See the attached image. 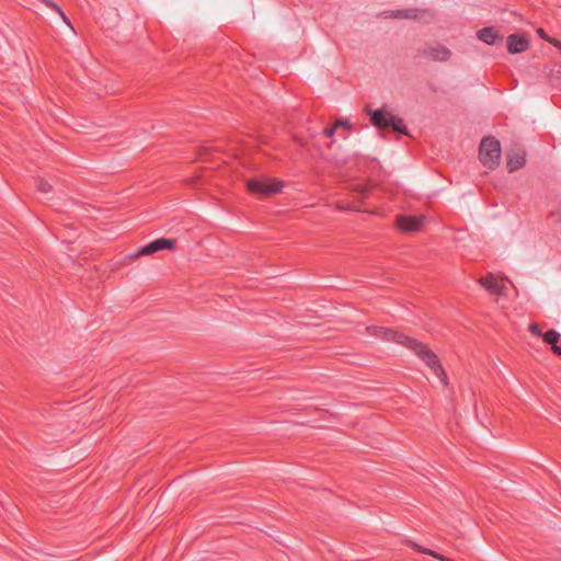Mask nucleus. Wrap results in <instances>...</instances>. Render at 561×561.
<instances>
[{
    "label": "nucleus",
    "mask_w": 561,
    "mask_h": 561,
    "mask_svg": "<svg viewBox=\"0 0 561 561\" xmlns=\"http://www.w3.org/2000/svg\"><path fill=\"white\" fill-rule=\"evenodd\" d=\"M47 7L56 11L62 18V20L69 24L68 18L65 15L64 11L57 3L50 0Z\"/></svg>",
    "instance_id": "a211bd4d"
},
{
    "label": "nucleus",
    "mask_w": 561,
    "mask_h": 561,
    "mask_svg": "<svg viewBox=\"0 0 561 561\" xmlns=\"http://www.w3.org/2000/svg\"><path fill=\"white\" fill-rule=\"evenodd\" d=\"M421 55L435 61H447L451 56V51L440 44H433L423 49Z\"/></svg>",
    "instance_id": "423d86ee"
},
{
    "label": "nucleus",
    "mask_w": 561,
    "mask_h": 561,
    "mask_svg": "<svg viewBox=\"0 0 561 561\" xmlns=\"http://www.w3.org/2000/svg\"><path fill=\"white\" fill-rule=\"evenodd\" d=\"M551 347H552V351L554 354L561 355V346H558L557 344H554V346H551Z\"/></svg>",
    "instance_id": "412c9836"
},
{
    "label": "nucleus",
    "mask_w": 561,
    "mask_h": 561,
    "mask_svg": "<svg viewBox=\"0 0 561 561\" xmlns=\"http://www.w3.org/2000/svg\"><path fill=\"white\" fill-rule=\"evenodd\" d=\"M542 337L547 344L554 346V344H557L560 340V333L551 329L548 330L545 334H542Z\"/></svg>",
    "instance_id": "ddd939ff"
},
{
    "label": "nucleus",
    "mask_w": 561,
    "mask_h": 561,
    "mask_svg": "<svg viewBox=\"0 0 561 561\" xmlns=\"http://www.w3.org/2000/svg\"><path fill=\"white\" fill-rule=\"evenodd\" d=\"M365 112L370 117V122L376 128L386 129L391 127L399 134L408 135L404 121L400 117H396L390 112L383 108L371 110L369 106H366Z\"/></svg>",
    "instance_id": "f03ea898"
},
{
    "label": "nucleus",
    "mask_w": 561,
    "mask_h": 561,
    "mask_svg": "<svg viewBox=\"0 0 561 561\" xmlns=\"http://www.w3.org/2000/svg\"><path fill=\"white\" fill-rule=\"evenodd\" d=\"M175 241L173 239L160 238L156 239L148 244L139 248L137 252L128 254L126 259L135 260L141 255H151L161 250H173Z\"/></svg>",
    "instance_id": "39448f33"
},
{
    "label": "nucleus",
    "mask_w": 561,
    "mask_h": 561,
    "mask_svg": "<svg viewBox=\"0 0 561 561\" xmlns=\"http://www.w3.org/2000/svg\"><path fill=\"white\" fill-rule=\"evenodd\" d=\"M413 548L416 549L419 552H422V553H426V554H430L440 561H450L449 559H447L446 557L439 554V553H436L430 549H424L422 547H420L419 545L414 543L413 545Z\"/></svg>",
    "instance_id": "2eb2a0df"
},
{
    "label": "nucleus",
    "mask_w": 561,
    "mask_h": 561,
    "mask_svg": "<svg viewBox=\"0 0 561 561\" xmlns=\"http://www.w3.org/2000/svg\"><path fill=\"white\" fill-rule=\"evenodd\" d=\"M478 38L488 44L495 45L497 41H502L503 37L500 35L499 31L493 26H486L478 31Z\"/></svg>",
    "instance_id": "9d476101"
},
{
    "label": "nucleus",
    "mask_w": 561,
    "mask_h": 561,
    "mask_svg": "<svg viewBox=\"0 0 561 561\" xmlns=\"http://www.w3.org/2000/svg\"><path fill=\"white\" fill-rule=\"evenodd\" d=\"M335 128L336 126H332V127H328V128H324L323 129V135L327 137V138H330L333 136L334 131H335Z\"/></svg>",
    "instance_id": "aec40b11"
},
{
    "label": "nucleus",
    "mask_w": 561,
    "mask_h": 561,
    "mask_svg": "<svg viewBox=\"0 0 561 561\" xmlns=\"http://www.w3.org/2000/svg\"><path fill=\"white\" fill-rule=\"evenodd\" d=\"M385 16L396 18V19H412L416 15L414 14V10H396L390 12H385Z\"/></svg>",
    "instance_id": "f8f14e48"
},
{
    "label": "nucleus",
    "mask_w": 561,
    "mask_h": 561,
    "mask_svg": "<svg viewBox=\"0 0 561 561\" xmlns=\"http://www.w3.org/2000/svg\"><path fill=\"white\" fill-rule=\"evenodd\" d=\"M506 47L510 54L524 53L529 47V41L526 35L514 33L507 37Z\"/></svg>",
    "instance_id": "0eeeda50"
},
{
    "label": "nucleus",
    "mask_w": 561,
    "mask_h": 561,
    "mask_svg": "<svg viewBox=\"0 0 561 561\" xmlns=\"http://www.w3.org/2000/svg\"><path fill=\"white\" fill-rule=\"evenodd\" d=\"M367 332L383 341H392L400 345L410 348L422 359L436 375V377L440 380L444 386H447L448 379L447 375L442 367L437 355L430 350L425 344L419 342L415 339L404 335L401 332L394 331L392 329L383 328V327H367Z\"/></svg>",
    "instance_id": "f257e3e1"
},
{
    "label": "nucleus",
    "mask_w": 561,
    "mask_h": 561,
    "mask_svg": "<svg viewBox=\"0 0 561 561\" xmlns=\"http://www.w3.org/2000/svg\"><path fill=\"white\" fill-rule=\"evenodd\" d=\"M479 283L492 295H506L503 280H499L493 274L489 273L479 279Z\"/></svg>",
    "instance_id": "6e6552de"
},
{
    "label": "nucleus",
    "mask_w": 561,
    "mask_h": 561,
    "mask_svg": "<svg viewBox=\"0 0 561 561\" xmlns=\"http://www.w3.org/2000/svg\"><path fill=\"white\" fill-rule=\"evenodd\" d=\"M423 222L424 218L419 216H399L397 218L398 228L405 232L420 230L423 226Z\"/></svg>",
    "instance_id": "1a4fd4ad"
},
{
    "label": "nucleus",
    "mask_w": 561,
    "mask_h": 561,
    "mask_svg": "<svg viewBox=\"0 0 561 561\" xmlns=\"http://www.w3.org/2000/svg\"><path fill=\"white\" fill-rule=\"evenodd\" d=\"M537 32H538V35H539L541 38H546V39H548V38H547V35H546V33H545V31H543L542 28H539Z\"/></svg>",
    "instance_id": "4be33fe9"
},
{
    "label": "nucleus",
    "mask_w": 561,
    "mask_h": 561,
    "mask_svg": "<svg viewBox=\"0 0 561 561\" xmlns=\"http://www.w3.org/2000/svg\"><path fill=\"white\" fill-rule=\"evenodd\" d=\"M479 159L481 163L488 169H495L499 165L501 159L500 141L492 136L484 137L480 144Z\"/></svg>",
    "instance_id": "7ed1b4c3"
},
{
    "label": "nucleus",
    "mask_w": 561,
    "mask_h": 561,
    "mask_svg": "<svg viewBox=\"0 0 561 561\" xmlns=\"http://www.w3.org/2000/svg\"><path fill=\"white\" fill-rule=\"evenodd\" d=\"M525 164V158L518 153L510 154L506 162L508 172H515L523 168Z\"/></svg>",
    "instance_id": "9b49d317"
},
{
    "label": "nucleus",
    "mask_w": 561,
    "mask_h": 561,
    "mask_svg": "<svg viewBox=\"0 0 561 561\" xmlns=\"http://www.w3.org/2000/svg\"><path fill=\"white\" fill-rule=\"evenodd\" d=\"M41 2H43L44 4L48 5L50 0H39Z\"/></svg>",
    "instance_id": "5701e85b"
},
{
    "label": "nucleus",
    "mask_w": 561,
    "mask_h": 561,
    "mask_svg": "<svg viewBox=\"0 0 561 561\" xmlns=\"http://www.w3.org/2000/svg\"><path fill=\"white\" fill-rule=\"evenodd\" d=\"M529 332L533 334V335H536V336H541L542 335V332L541 330L539 329L538 324L537 323H531L529 325Z\"/></svg>",
    "instance_id": "6ab92c4d"
},
{
    "label": "nucleus",
    "mask_w": 561,
    "mask_h": 561,
    "mask_svg": "<svg viewBox=\"0 0 561 561\" xmlns=\"http://www.w3.org/2000/svg\"><path fill=\"white\" fill-rule=\"evenodd\" d=\"M248 190L257 195H271L279 193L284 186L282 181L276 179L257 180L252 179L248 181Z\"/></svg>",
    "instance_id": "20e7f679"
},
{
    "label": "nucleus",
    "mask_w": 561,
    "mask_h": 561,
    "mask_svg": "<svg viewBox=\"0 0 561 561\" xmlns=\"http://www.w3.org/2000/svg\"><path fill=\"white\" fill-rule=\"evenodd\" d=\"M352 191L360 197H366L369 188L365 183H357L352 185Z\"/></svg>",
    "instance_id": "4468645a"
},
{
    "label": "nucleus",
    "mask_w": 561,
    "mask_h": 561,
    "mask_svg": "<svg viewBox=\"0 0 561 561\" xmlns=\"http://www.w3.org/2000/svg\"><path fill=\"white\" fill-rule=\"evenodd\" d=\"M37 190L43 193H48L51 191V185L44 179L37 180Z\"/></svg>",
    "instance_id": "dca6fc26"
},
{
    "label": "nucleus",
    "mask_w": 561,
    "mask_h": 561,
    "mask_svg": "<svg viewBox=\"0 0 561 561\" xmlns=\"http://www.w3.org/2000/svg\"><path fill=\"white\" fill-rule=\"evenodd\" d=\"M337 208L343 209V210H355V211H358L360 209L359 206L355 203L348 204V203H344V202H339Z\"/></svg>",
    "instance_id": "f3484780"
},
{
    "label": "nucleus",
    "mask_w": 561,
    "mask_h": 561,
    "mask_svg": "<svg viewBox=\"0 0 561 561\" xmlns=\"http://www.w3.org/2000/svg\"><path fill=\"white\" fill-rule=\"evenodd\" d=\"M553 44H554L556 46H558V47H561V43H560V42H554Z\"/></svg>",
    "instance_id": "b1692460"
}]
</instances>
